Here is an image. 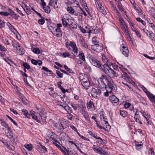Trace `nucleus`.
<instances>
[{"label":"nucleus","instance_id":"obj_3","mask_svg":"<svg viewBox=\"0 0 155 155\" xmlns=\"http://www.w3.org/2000/svg\"><path fill=\"white\" fill-rule=\"evenodd\" d=\"M106 69L103 72L107 75L112 78L113 79H115L116 78L118 77L119 76L118 74L115 71H114L112 69L110 68L106 67Z\"/></svg>","mask_w":155,"mask_h":155},{"label":"nucleus","instance_id":"obj_40","mask_svg":"<svg viewBox=\"0 0 155 155\" xmlns=\"http://www.w3.org/2000/svg\"><path fill=\"white\" fill-rule=\"evenodd\" d=\"M96 90V93L97 94V98L98 97V95L99 96L101 93V90L97 88H95Z\"/></svg>","mask_w":155,"mask_h":155},{"label":"nucleus","instance_id":"obj_52","mask_svg":"<svg viewBox=\"0 0 155 155\" xmlns=\"http://www.w3.org/2000/svg\"><path fill=\"white\" fill-rule=\"evenodd\" d=\"M38 22L39 24L42 25L44 23L45 21L44 19L41 18V19H39L38 20Z\"/></svg>","mask_w":155,"mask_h":155},{"label":"nucleus","instance_id":"obj_62","mask_svg":"<svg viewBox=\"0 0 155 155\" xmlns=\"http://www.w3.org/2000/svg\"><path fill=\"white\" fill-rule=\"evenodd\" d=\"M42 69L44 71H45L51 73V71L49 70L47 68L45 67H42Z\"/></svg>","mask_w":155,"mask_h":155},{"label":"nucleus","instance_id":"obj_60","mask_svg":"<svg viewBox=\"0 0 155 155\" xmlns=\"http://www.w3.org/2000/svg\"><path fill=\"white\" fill-rule=\"evenodd\" d=\"M119 21L120 23L122 24V25L124 24L125 23L124 21L123 18L121 17H120L119 18Z\"/></svg>","mask_w":155,"mask_h":155},{"label":"nucleus","instance_id":"obj_24","mask_svg":"<svg viewBox=\"0 0 155 155\" xmlns=\"http://www.w3.org/2000/svg\"><path fill=\"white\" fill-rule=\"evenodd\" d=\"M96 90L95 88H93L91 92L92 96L94 98H97V94L96 93Z\"/></svg>","mask_w":155,"mask_h":155},{"label":"nucleus","instance_id":"obj_16","mask_svg":"<svg viewBox=\"0 0 155 155\" xmlns=\"http://www.w3.org/2000/svg\"><path fill=\"white\" fill-rule=\"evenodd\" d=\"M71 47L72 48L73 51L75 53L77 54L78 53V49L75 43L74 42H71Z\"/></svg>","mask_w":155,"mask_h":155},{"label":"nucleus","instance_id":"obj_12","mask_svg":"<svg viewBox=\"0 0 155 155\" xmlns=\"http://www.w3.org/2000/svg\"><path fill=\"white\" fill-rule=\"evenodd\" d=\"M8 12H0V14L2 15L7 16L8 15H13L14 14V12L12 11L11 9H8Z\"/></svg>","mask_w":155,"mask_h":155},{"label":"nucleus","instance_id":"obj_30","mask_svg":"<svg viewBox=\"0 0 155 155\" xmlns=\"http://www.w3.org/2000/svg\"><path fill=\"white\" fill-rule=\"evenodd\" d=\"M101 79V80H104L107 83L110 81L108 79L106 75H102L101 77L100 78Z\"/></svg>","mask_w":155,"mask_h":155},{"label":"nucleus","instance_id":"obj_1","mask_svg":"<svg viewBox=\"0 0 155 155\" xmlns=\"http://www.w3.org/2000/svg\"><path fill=\"white\" fill-rule=\"evenodd\" d=\"M91 59V62L92 64L97 68H99L103 71H104L106 69V67L110 68L112 65V64L108 60L103 66L101 64L100 62L97 59L94 58L93 56H90Z\"/></svg>","mask_w":155,"mask_h":155},{"label":"nucleus","instance_id":"obj_36","mask_svg":"<svg viewBox=\"0 0 155 155\" xmlns=\"http://www.w3.org/2000/svg\"><path fill=\"white\" fill-rule=\"evenodd\" d=\"M55 146L58 149H59V150H60L61 151V152L63 153L64 154H66L67 153H66L65 152V151L63 150V148L61 147L58 144L56 143H54Z\"/></svg>","mask_w":155,"mask_h":155},{"label":"nucleus","instance_id":"obj_49","mask_svg":"<svg viewBox=\"0 0 155 155\" xmlns=\"http://www.w3.org/2000/svg\"><path fill=\"white\" fill-rule=\"evenodd\" d=\"M136 20H137V21H138L142 23V24L143 25H145L146 24L145 22L143 21V20H142L140 18H136Z\"/></svg>","mask_w":155,"mask_h":155},{"label":"nucleus","instance_id":"obj_54","mask_svg":"<svg viewBox=\"0 0 155 155\" xmlns=\"http://www.w3.org/2000/svg\"><path fill=\"white\" fill-rule=\"evenodd\" d=\"M31 10L34 11L36 13V14L40 18H45V17L42 16L41 15L40 13H38V12L35 11L34 8H31Z\"/></svg>","mask_w":155,"mask_h":155},{"label":"nucleus","instance_id":"obj_59","mask_svg":"<svg viewBox=\"0 0 155 155\" xmlns=\"http://www.w3.org/2000/svg\"><path fill=\"white\" fill-rule=\"evenodd\" d=\"M149 152L150 153V155H154L155 153L154 152L153 148H150L149 150Z\"/></svg>","mask_w":155,"mask_h":155},{"label":"nucleus","instance_id":"obj_64","mask_svg":"<svg viewBox=\"0 0 155 155\" xmlns=\"http://www.w3.org/2000/svg\"><path fill=\"white\" fill-rule=\"evenodd\" d=\"M52 124H53V126L56 128H58L59 125H60L59 124L56 123L55 121H53L52 122Z\"/></svg>","mask_w":155,"mask_h":155},{"label":"nucleus","instance_id":"obj_13","mask_svg":"<svg viewBox=\"0 0 155 155\" xmlns=\"http://www.w3.org/2000/svg\"><path fill=\"white\" fill-rule=\"evenodd\" d=\"M92 148L96 152L99 154L101 153L102 148L99 147L95 145H93Z\"/></svg>","mask_w":155,"mask_h":155},{"label":"nucleus","instance_id":"obj_15","mask_svg":"<svg viewBox=\"0 0 155 155\" xmlns=\"http://www.w3.org/2000/svg\"><path fill=\"white\" fill-rule=\"evenodd\" d=\"M147 96L150 101L152 103H154L155 104V95L150 93Z\"/></svg>","mask_w":155,"mask_h":155},{"label":"nucleus","instance_id":"obj_7","mask_svg":"<svg viewBox=\"0 0 155 155\" xmlns=\"http://www.w3.org/2000/svg\"><path fill=\"white\" fill-rule=\"evenodd\" d=\"M109 101L111 103L118 104L120 103L119 100L115 95H112L109 97Z\"/></svg>","mask_w":155,"mask_h":155},{"label":"nucleus","instance_id":"obj_41","mask_svg":"<svg viewBox=\"0 0 155 155\" xmlns=\"http://www.w3.org/2000/svg\"><path fill=\"white\" fill-rule=\"evenodd\" d=\"M25 12H26V13L28 14H30L31 13V10L30 8L28 7V6H26V5H25Z\"/></svg>","mask_w":155,"mask_h":155},{"label":"nucleus","instance_id":"obj_61","mask_svg":"<svg viewBox=\"0 0 155 155\" xmlns=\"http://www.w3.org/2000/svg\"><path fill=\"white\" fill-rule=\"evenodd\" d=\"M10 131V132H8L7 133V135L8 137L11 139L13 137V135H12V133L11 131Z\"/></svg>","mask_w":155,"mask_h":155},{"label":"nucleus","instance_id":"obj_58","mask_svg":"<svg viewBox=\"0 0 155 155\" xmlns=\"http://www.w3.org/2000/svg\"><path fill=\"white\" fill-rule=\"evenodd\" d=\"M92 34H97L99 32L98 30L96 28V27L94 28L93 30L92 31Z\"/></svg>","mask_w":155,"mask_h":155},{"label":"nucleus","instance_id":"obj_21","mask_svg":"<svg viewBox=\"0 0 155 155\" xmlns=\"http://www.w3.org/2000/svg\"><path fill=\"white\" fill-rule=\"evenodd\" d=\"M12 45L14 47V48H15V50H16L18 47H20V45L19 44L15 41H12Z\"/></svg>","mask_w":155,"mask_h":155},{"label":"nucleus","instance_id":"obj_23","mask_svg":"<svg viewBox=\"0 0 155 155\" xmlns=\"http://www.w3.org/2000/svg\"><path fill=\"white\" fill-rule=\"evenodd\" d=\"M104 112H101V113H100V117L101 119V120L103 119L104 121L105 122V124H108V122L107 121H106L105 120L107 119V118H106V116H105L104 114Z\"/></svg>","mask_w":155,"mask_h":155},{"label":"nucleus","instance_id":"obj_5","mask_svg":"<svg viewBox=\"0 0 155 155\" xmlns=\"http://www.w3.org/2000/svg\"><path fill=\"white\" fill-rule=\"evenodd\" d=\"M107 85H106V86H107V87H106L105 88H109L112 91H115L117 89V86L114 84L112 79H111V80L107 83Z\"/></svg>","mask_w":155,"mask_h":155},{"label":"nucleus","instance_id":"obj_37","mask_svg":"<svg viewBox=\"0 0 155 155\" xmlns=\"http://www.w3.org/2000/svg\"><path fill=\"white\" fill-rule=\"evenodd\" d=\"M43 9L44 10V11L46 13H50L51 10L50 7L48 6L46 7H43Z\"/></svg>","mask_w":155,"mask_h":155},{"label":"nucleus","instance_id":"obj_53","mask_svg":"<svg viewBox=\"0 0 155 155\" xmlns=\"http://www.w3.org/2000/svg\"><path fill=\"white\" fill-rule=\"evenodd\" d=\"M7 117L16 126H18L17 124L15 121H14L12 118H11L8 115H7Z\"/></svg>","mask_w":155,"mask_h":155},{"label":"nucleus","instance_id":"obj_57","mask_svg":"<svg viewBox=\"0 0 155 155\" xmlns=\"http://www.w3.org/2000/svg\"><path fill=\"white\" fill-rule=\"evenodd\" d=\"M143 116L145 117V118L146 119V120L147 121V124H149V120L148 119V118L149 117V118H150V115H148V114L147 115H146L147 116V117L144 114V113L143 114Z\"/></svg>","mask_w":155,"mask_h":155},{"label":"nucleus","instance_id":"obj_43","mask_svg":"<svg viewBox=\"0 0 155 155\" xmlns=\"http://www.w3.org/2000/svg\"><path fill=\"white\" fill-rule=\"evenodd\" d=\"M33 52L36 54H39L40 53V50L38 48H34L33 49Z\"/></svg>","mask_w":155,"mask_h":155},{"label":"nucleus","instance_id":"obj_47","mask_svg":"<svg viewBox=\"0 0 155 155\" xmlns=\"http://www.w3.org/2000/svg\"><path fill=\"white\" fill-rule=\"evenodd\" d=\"M148 36L152 40H155L154 37H155V34H154L152 32H151L150 34H149V35H148Z\"/></svg>","mask_w":155,"mask_h":155},{"label":"nucleus","instance_id":"obj_56","mask_svg":"<svg viewBox=\"0 0 155 155\" xmlns=\"http://www.w3.org/2000/svg\"><path fill=\"white\" fill-rule=\"evenodd\" d=\"M56 74L60 78H62L63 77V74L61 73L59 71H56Z\"/></svg>","mask_w":155,"mask_h":155},{"label":"nucleus","instance_id":"obj_17","mask_svg":"<svg viewBox=\"0 0 155 155\" xmlns=\"http://www.w3.org/2000/svg\"><path fill=\"white\" fill-rule=\"evenodd\" d=\"M31 62L32 64L35 65L38 64L40 66L42 64V61L40 60H36L34 59H32L31 60Z\"/></svg>","mask_w":155,"mask_h":155},{"label":"nucleus","instance_id":"obj_48","mask_svg":"<svg viewBox=\"0 0 155 155\" xmlns=\"http://www.w3.org/2000/svg\"><path fill=\"white\" fill-rule=\"evenodd\" d=\"M117 6L118 8L122 12L124 11V8L122 7L121 3H118Z\"/></svg>","mask_w":155,"mask_h":155},{"label":"nucleus","instance_id":"obj_46","mask_svg":"<svg viewBox=\"0 0 155 155\" xmlns=\"http://www.w3.org/2000/svg\"><path fill=\"white\" fill-rule=\"evenodd\" d=\"M80 2L82 5V6L84 7H87V4L84 1V0H80Z\"/></svg>","mask_w":155,"mask_h":155},{"label":"nucleus","instance_id":"obj_18","mask_svg":"<svg viewBox=\"0 0 155 155\" xmlns=\"http://www.w3.org/2000/svg\"><path fill=\"white\" fill-rule=\"evenodd\" d=\"M57 137V135L54 133H53L52 135H51L50 136V138L52 141H54L60 144V143L56 139Z\"/></svg>","mask_w":155,"mask_h":155},{"label":"nucleus","instance_id":"obj_38","mask_svg":"<svg viewBox=\"0 0 155 155\" xmlns=\"http://www.w3.org/2000/svg\"><path fill=\"white\" fill-rule=\"evenodd\" d=\"M127 112L125 111H120V115L124 117H125L127 116Z\"/></svg>","mask_w":155,"mask_h":155},{"label":"nucleus","instance_id":"obj_28","mask_svg":"<svg viewBox=\"0 0 155 155\" xmlns=\"http://www.w3.org/2000/svg\"><path fill=\"white\" fill-rule=\"evenodd\" d=\"M140 87L141 88L143 91L146 93V95H147L148 94H149L150 92L148 91L147 88L143 85H141Z\"/></svg>","mask_w":155,"mask_h":155},{"label":"nucleus","instance_id":"obj_2","mask_svg":"<svg viewBox=\"0 0 155 155\" xmlns=\"http://www.w3.org/2000/svg\"><path fill=\"white\" fill-rule=\"evenodd\" d=\"M62 24L64 27H66L69 25L70 27H73V23L74 20L69 15H64L62 19Z\"/></svg>","mask_w":155,"mask_h":155},{"label":"nucleus","instance_id":"obj_9","mask_svg":"<svg viewBox=\"0 0 155 155\" xmlns=\"http://www.w3.org/2000/svg\"><path fill=\"white\" fill-rule=\"evenodd\" d=\"M39 114L42 120V121L44 123L46 124L47 123L46 121V118L47 117L46 113L44 111H41L39 112Z\"/></svg>","mask_w":155,"mask_h":155},{"label":"nucleus","instance_id":"obj_26","mask_svg":"<svg viewBox=\"0 0 155 155\" xmlns=\"http://www.w3.org/2000/svg\"><path fill=\"white\" fill-rule=\"evenodd\" d=\"M2 125L4 126L5 128H6L8 131H10L11 128L9 127L8 124H7L4 121H2L1 122Z\"/></svg>","mask_w":155,"mask_h":155},{"label":"nucleus","instance_id":"obj_42","mask_svg":"<svg viewBox=\"0 0 155 155\" xmlns=\"http://www.w3.org/2000/svg\"><path fill=\"white\" fill-rule=\"evenodd\" d=\"M54 8H58L59 6V4L58 3V0H56V1H54L53 2Z\"/></svg>","mask_w":155,"mask_h":155},{"label":"nucleus","instance_id":"obj_10","mask_svg":"<svg viewBox=\"0 0 155 155\" xmlns=\"http://www.w3.org/2000/svg\"><path fill=\"white\" fill-rule=\"evenodd\" d=\"M98 7H97L98 10L100 12L102 13L103 15H105L107 14V12L104 9V8L102 6L101 4L97 3Z\"/></svg>","mask_w":155,"mask_h":155},{"label":"nucleus","instance_id":"obj_4","mask_svg":"<svg viewBox=\"0 0 155 155\" xmlns=\"http://www.w3.org/2000/svg\"><path fill=\"white\" fill-rule=\"evenodd\" d=\"M132 109H134V112H135L134 118L135 121L140 124H142L138 110L136 108L134 109V108L132 107V109H130V110H132Z\"/></svg>","mask_w":155,"mask_h":155},{"label":"nucleus","instance_id":"obj_11","mask_svg":"<svg viewBox=\"0 0 155 155\" xmlns=\"http://www.w3.org/2000/svg\"><path fill=\"white\" fill-rule=\"evenodd\" d=\"M97 82L98 86L99 87L103 89L105 88L107 86L104 82V81L100 78L97 80Z\"/></svg>","mask_w":155,"mask_h":155},{"label":"nucleus","instance_id":"obj_22","mask_svg":"<svg viewBox=\"0 0 155 155\" xmlns=\"http://www.w3.org/2000/svg\"><path fill=\"white\" fill-rule=\"evenodd\" d=\"M3 142L4 143H5L7 145V148L10 150H13L15 149V147L12 145H9L8 144L7 142L5 141V140H3Z\"/></svg>","mask_w":155,"mask_h":155},{"label":"nucleus","instance_id":"obj_33","mask_svg":"<svg viewBox=\"0 0 155 155\" xmlns=\"http://www.w3.org/2000/svg\"><path fill=\"white\" fill-rule=\"evenodd\" d=\"M149 12L151 15H153V13L155 12V9L153 7H150L149 8Z\"/></svg>","mask_w":155,"mask_h":155},{"label":"nucleus","instance_id":"obj_6","mask_svg":"<svg viewBox=\"0 0 155 155\" xmlns=\"http://www.w3.org/2000/svg\"><path fill=\"white\" fill-rule=\"evenodd\" d=\"M120 51L125 57H127L129 55V50L128 48L123 45L120 46Z\"/></svg>","mask_w":155,"mask_h":155},{"label":"nucleus","instance_id":"obj_39","mask_svg":"<svg viewBox=\"0 0 155 155\" xmlns=\"http://www.w3.org/2000/svg\"><path fill=\"white\" fill-rule=\"evenodd\" d=\"M25 146V147L29 150H31L32 149V146L31 144H26Z\"/></svg>","mask_w":155,"mask_h":155},{"label":"nucleus","instance_id":"obj_63","mask_svg":"<svg viewBox=\"0 0 155 155\" xmlns=\"http://www.w3.org/2000/svg\"><path fill=\"white\" fill-rule=\"evenodd\" d=\"M63 55L64 57L66 58L68 57L70 55V54L68 52H65L63 53Z\"/></svg>","mask_w":155,"mask_h":155},{"label":"nucleus","instance_id":"obj_50","mask_svg":"<svg viewBox=\"0 0 155 155\" xmlns=\"http://www.w3.org/2000/svg\"><path fill=\"white\" fill-rule=\"evenodd\" d=\"M102 58L103 61L105 63L107 61V60H108L107 58H106L105 55L104 54L102 55Z\"/></svg>","mask_w":155,"mask_h":155},{"label":"nucleus","instance_id":"obj_45","mask_svg":"<svg viewBox=\"0 0 155 155\" xmlns=\"http://www.w3.org/2000/svg\"><path fill=\"white\" fill-rule=\"evenodd\" d=\"M22 65L24 67V68L27 69H29L30 68V66L26 62L22 64Z\"/></svg>","mask_w":155,"mask_h":155},{"label":"nucleus","instance_id":"obj_51","mask_svg":"<svg viewBox=\"0 0 155 155\" xmlns=\"http://www.w3.org/2000/svg\"><path fill=\"white\" fill-rule=\"evenodd\" d=\"M80 112L84 116H86V114H88L87 111H85L83 109L81 110H80Z\"/></svg>","mask_w":155,"mask_h":155},{"label":"nucleus","instance_id":"obj_29","mask_svg":"<svg viewBox=\"0 0 155 155\" xmlns=\"http://www.w3.org/2000/svg\"><path fill=\"white\" fill-rule=\"evenodd\" d=\"M122 78L126 80L127 79L129 81L130 79V78L129 76L126 73L122 75Z\"/></svg>","mask_w":155,"mask_h":155},{"label":"nucleus","instance_id":"obj_34","mask_svg":"<svg viewBox=\"0 0 155 155\" xmlns=\"http://www.w3.org/2000/svg\"><path fill=\"white\" fill-rule=\"evenodd\" d=\"M96 37H94L92 38V43L95 46H96L97 44H98L99 43V41L96 40Z\"/></svg>","mask_w":155,"mask_h":155},{"label":"nucleus","instance_id":"obj_44","mask_svg":"<svg viewBox=\"0 0 155 155\" xmlns=\"http://www.w3.org/2000/svg\"><path fill=\"white\" fill-rule=\"evenodd\" d=\"M67 11L69 13L71 14L74 13V9L71 7H68Z\"/></svg>","mask_w":155,"mask_h":155},{"label":"nucleus","instance_id":"obj_19","mask_svg":"<svg viewBox=\"0 0 155 155\" xmlns=\"http://www.w3.org/2000/svg\"><path fill=\"white\" fill-rule=\"evenodd\" d=\"M16 50L21 55H22L24 53L25 50L20 45V47H18Z\"/></svg>","mask_w":155,"mask_h":155},{"label":"nucleus","instance_id":"obj_25","mask_svg":"<svg viewBox=\"0 0 155 155\" xmlns=\"http://www.w3.org/2000/svg\"><path fill=\"white\" fill-rule=\"evenodd\" d=\"M64 109L67 111L68 113H72V110L71 107L68 106H65L64 107Z\"/></svg>","mask_w":155,"mask_h":155},{"label":"nucleus","instance_id":"obj_27","mask_svg":"<svg viewBox=\"0 0 155 155\" xmlns=\"http://www.w3.org/2000/svg\"><path fill=\"white\" fill-rule=\"evenodd\" d=\"M68 97L66 96H63V97H61V100L64 102L65 104H67L69 102V99H68L67 100Z\"/></svg>","mask_w":155,"mask_h":155},{"label":"nucleus","instance_id":"obj_14","mask_svg":"<svg viewBox=\"0 0 155 155\" xmlns=\"http://www.w3.org/2000/svg\"><path fill=\"white\" fill-rule=\"evenodd\" d=\"M87 108L88 109L92 108L93 107H94V109H95V107L93 102L91 100L87 101Z\"/></svg>","mask_w":155,"mask_h":155},{"label":"nucleus","instance_id":"obj_35","mask_svg":"<svg viewBox=\"0 0 155 155\" xmlns=\"http://www.w3.org/2000/svg\"><path fill=\"white\" fill-rule=\"evenodd\" d=\"M80 58L83 61H85V58L83 53H81L79 54Z\"/></svg>","mask_w":155,"mask_h":155},{"label":"nucleus","instance_id":"obj_32","mask_svg":"<svg viewBox=\"0 0 155 155\" xmlns=\"http://www.w3.org/2000/svg\"><path fill=\"white\" fill-rule=\"evenodd\" d=\"M106 91L105 92L104 94V95L105 97H107L109 96V94H111L112 91H110V89H109V88H105Z\"/></svg>","mask_w":155,"mask_h":155},{"label":"nucleus","instance_id":"obj_20","mask_svg":"<svg viewBox=\"0 0 155 155\" xmlns=\"http://www.w3.org/2000/svg\"><path fill=\"white\" fill-rule=\"evenodd\" d=\"M35 112L34 111H31V116L33 119L35 120L38 123H40V121L38 119L37 117L35 115Z\"/></svg>","mask_w":155,"mask_h":155},{"label":"nucleus","instance_id":"obj_8","mask_svg":"<svg viewBox=\"0 0 155 155\" xmlns=\"http://www.w3.org/2000/svg\"><path fill=\"white\" fill-rule=\"evenodd\" d=\"M81 84L85 88L88 89L90 86L89 81L88 79L85 80L84 79H82L81 81Z\"/></svg>","mask_w":155,"mask_h":155},{"label":"nucleus","instance_id":"obj_55","mask_svg":"<svg viewBox=\"0 0 155 155\" xmlns=\"http://www.w3.org/2000/svg\"><path fill=\"white\" fill-rule=\"evenodd\" d=\"M61 122L62 123H63V124H66L67 126H68L67 124L69 123V121L68 120H66L64 119H62L61 120Z\"/></svg>","mask_w":155,"mask_h":155},{"label":"nucleus","instance_id":"obj_31","mask_svg":"<svg viewBox=\"0 0 155 155\" xmlns=\"http://www.w3.org/2000/svg\"><path fill=\"white\" fill-rule=\"evenodd\" d=\"M95 47H96L95 49H96L97 51H101L103 49V47L101 45H99L98 44H97Z\"/></svg>","mask_w":155,"mask_h":155}]
</instances>
